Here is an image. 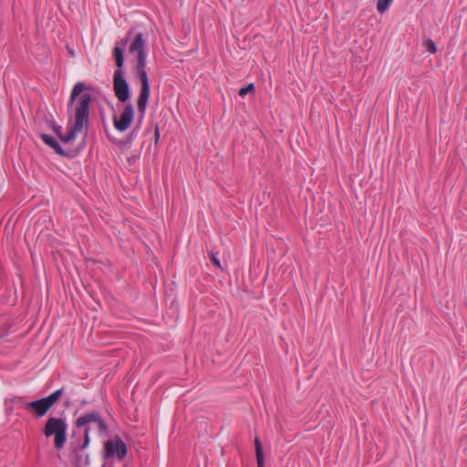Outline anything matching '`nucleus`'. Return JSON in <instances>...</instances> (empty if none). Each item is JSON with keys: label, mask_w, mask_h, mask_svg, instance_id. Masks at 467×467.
Wrapping results in <instances>:
<instances>
[{"label": "nucleus", "mask_w": 467, "mask_h": 467, "mask_svg": "<svg viewBox=\"0 0 467 467\" xmlns=\"http://www.w3.org/2000/svg\"><path fill=\"white\" fill-rule=\"evenodd\" d=\"M40 138L42 141L52 148L56 153L61 156L66 155V152L63 150L60 144L53 137L47 134H40Z\"/></svg>", "instance_id": "obj_9"}, {"label": "nucleus", "mask_w": 467, "mask_h": 467, "mask_svg": "<svg viewBox=\"0 0 467 467\" xmlns=\"http://www.w3.org/2000/svg\"><path fill=\"white\" fill-rule=\"evenodd\" d=\"M76 458V464L78 467H82L83 465H88L90 462L89 455H83L82 452L73 453Z\"/></svg>", "instance_id": "obj_14"}, {"label": "nucleus", "mask_w": 467, "mask_h": 467, "mask_svg": "<svg viewBox=\"0 0 467 467\" xmlns=\"http://www.w3.org/2000/svg\"><path fill=\"white\" fill-rule=\"evenodd\" d=\"M130 51L131 53L132 52H137V54H140V51L141 52H145L144 51V41L142 39V35L141 34H138L136 36L135 39L132 41V43L130 46Z\"/></svg>", "instance_id": "obj_10"}, {"label": "nucleus", "mask_w": 467, "mask_h": 467, "mask_svg": "<svg viewBox=\"0 0 467 467\" xmlns=\"http://www.w3.org/2000/svg\"><path fill=\"white\" fill-rule=\"evenodd\" d=\"M127 453V445L119 437L117 436L114 441L109 440L105 442L103 458L109 459L116 455L119 460H123Z\"/></svg>", "instance_id": "obj_5"}, {"label": "nucleus", "mask_w": 467, "mask_h": 467, "mask_svg": "<svg viewBox=\"0 0 467 467\" xmlns=\"http://www.w3.org/2000/svg\"><path fill=\"white\" fill-rule=\"evenodd\" d=\"M146 67V53L141 52L137 54V72L141 83L140 92L138 98L137 107L140 113L141 118L143 117L148 99L150 97V83L148 74L145 70Z\"/></svg>", "instance_id": "obj_3"}, {"label": "nucleus", "mask_w": 467, "mask_h": 467, "mask_svg": "<svg viewBox=\"0 0 467 467\" xmlns=\"http://www.w3.org/2000/svg\"><path fill=\"white\" fill-rule=\"evenodd\" d=\"M255 91V87L253 83H250L248 84L247 86L245 87H243L239 89V96L244 98V96H246L248 93H254Z\"/></svg>", "instance_id": "obj_15"}, {"label": "nucleus", "mask_w": 467, "mask_h": 467, "mask_svg": "<svg viewBox=\"0 0 467 467\" xmlns=\"http://www.w3.org/2000/svg\"><path fill=\"white\" fill-rule=\"evenodd\" d=\"M91 423H95L97 425L100 435L104 436L107 434L108 424L99 412L92 411L79 416L76 420L75 425L78 428H84L83 437L76 438L74 441L71 442L72 453L82 452L89 445L91 431V427L89 425Z\"/></svg>", "instance_id": "obj_2"}, {"label": "nucleus", "mask_w": 467, "mask_h": 467, "mask_svg": "<svg viewBox=\"0 0 467 467\" xmlns=\"http://www.w3.org/2000/svg\"><path fill=\"white\" fill-rule=\"evenodd\" d=\"M113 55L116 61V66L118 67V69H121L123 63H124V57H123V51L120 47H115L113 49Z\"/></svg>", "instance_id": "obj_12"}, {"label": "nucleus", "mask_w": 467, "mask_h": 467, "mask_svg": "<svg viewBox=\"0 0 467 467\" xmlns=\"http://www.w3.org/2000/svg\"><path fill=\"white\" fill-rule=\"evenodd\" d=\"M67 424L65 419L50 417L44 427L43 432L46 437L54 436V446L57 450H60L67 441Z\"/></svg>", "instance_id": "obj_4"}, {"label": "nucleus", "mask_w": 467, "mask_h": 467, "mask_svg": "<svg viewBox=\"0 0 467 467\" xmlns=\"http://www.w3.org/2000/svg\"><path fill=\"white\" fill-rule=\"evenodd\" d=\"M393 0H379L377 9L379 13H384L390 5Z\"/></svg>", "instance_id": "obj_16"}, {"label": "nucleus", "mask_w": 467, "mask_h": 467, "mask_svg": "<svg viewBox=\"0 0 467 467\" xmlns=\"http://www.w3.org/2000/svg\"><path fill=\"white\" fill-rule=\"evenodd\" d=\"M209 257L211 259V261L213 262V264L217 266L218 268H221V264H220V261L219 259L216 257L215 254L213 252H210L209 253Z\"/></svg>", "instance_id": "obj_18"}, {"label": "nucleus", "mask_w": 467, "mask_h": 467, "mask_svg": "<svg viewBox=\"0 0 467 467\" xmlns=\"http://www.w3.org/2000/svg\"><path fill=\"white\" fill-rule=\"evenodd\" d=\"M154 135H155V140H156V142H157L159 140V138H160V131H159V128L158 127L155 128Z\"/></svg>", "instance_id": "obj_19"}, {"label": "nucleus", "mask_w": 467, "mask_h": 467, "mask_svg": "<svg viewBox=\"0 0 467 467\" xmlns=\"http://www.w3.org/2000/svg\"><path fill=\"white\" fill-rule=\"evenodd\" d=\"M134 118V109L133 106L129 103L124 107L123 112L120 114L119 117H118L116 114H114L112 120L114 127L119 131H125L127 130Z\"/></svg>", "instance_id": "obj_7"}, {"label": "nucleus", "mask_w": 467, "mask_h": 467, "mask_svg": "<svg viewBox=\"0 0 467 467\" xmlns=\"http://www.w3.org/2000/svg\"><path fill=\"white\" fill-rule=\"evenodd\" d=\"M254 446H255L257 467H265V458H264V453H263V448H262V444H261L259 438H255Z\"/></svg>", "instance_id": "obj_11"}, {"label": "nucleus", "mask_w": 467, "mask_h": 467, "mask_svg": "<svg viewBox=\"0 0 467 467\" xmlns=\"http://www.w3.org/2000/svg\"><path fill=\"white\" fill-rule=\"evenodd\" d=\"M423 47L426 48L427 51H429L431 54L436 53V46L435 43L431 39H423Z\"/></svg>", "instance_id": "obj_17"}, {"label": "nucleus", "mask_w": 467, "mask_h": 467, "mask_svg": "<svg viewBox=\"0 0 467 467\" xmlns=\"http://www.w3.org/2000/svg\"><path fill=\"white\" fill-rule=\"evenodd\" d=\"M26 407L32 410L36 416L39 418L45 416L51 408L45 398L27 402Z\"/></svg>", "instance_id": "obj_8"}, {"label": "nucleus", "mask_w": 467, "mask_h": 467, "mask_svg": "<svg viewBox=\"0 0 467 467\" xmlns=\"http://www.w3.org/2000/svg\"><path fill=\"white\" fill-rule=\"evenodd\" d=\"M85 88L86 87L83 82H78L71 90L67 107L71 108L76 101L74 115L75 123L71 127L68 125L67 132L63 135L62 127L60 125H57L56 123H52L51 125L53 131L64 143L72 142L78 133L81 132L83 130H88L91 95L89 93H82Z\"/></svg>", "instance_id": "obj_1"}, {"label": "nucleus", "mask_w": 467, "mask_h": 467, "mask_svg": "<svg viewBox=\"0 0 467 467\" xmlns=\"http://www.w3.org/2000/svg\"><path fill=\"white\" fill-rule=\"evenodd\" d=\"M113 88L116 97L120 102H125L130 98L129 85L124 78V72L117 69L113 76Z\"/></svg>", "instance_id": "obj_6"}, {"label": "nucleus", "mask_w": 467, "mask_h": 467, "mask_svg": "<svg viewBox=\"0 0 467 467\" xmlns=\"http://www.w3.org/2000/svg\"><path fill=\"white\" fill-rule=\"evenodd\" d=\"M63 392H64V389L61 388V389H57L56 391H54L53 393H51L50 395H48L47 397L45 398L50 407H52L60 399Z\"/></svg>", "instance_id": "obj_13"}]
</instances>
